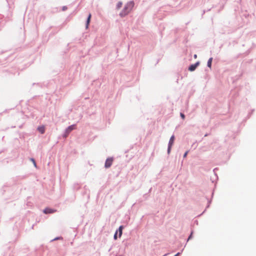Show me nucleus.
I'll return each instance as SVG.
<instances>
[{"mask_svg": "<svg viewBox=\"0 0 256 256\" xmlns=\"http://www.w3.org/2000/svg\"><path fill=\"white\" fill-rule=\"evenodd\" d=\"M90 18H91V14H90L89 15H88V20H87V22H86V28H88V24H89L90 22Z\"/></svg>", "mask_w": 256, "mask_h": 256, "instance_id": "nucleus-7", "label": "nucleus"}, {"mask_svg": "<svg viewBox=\"0 0 256 256\" xmlns=\"http://www.w3.org/2000/svg\"><path fill=\"white\" fill-rule=\"evenodd\" d=\"M200 64V62H196V64H192L188 68V70L190 71H194L196 70V67L199 65Z\"/></svg>", "mask_w": 256, "mask_h": 256, "instance_id": "nucleus-5", "label": "nucleus"}, {"mask_svg": "<svg viewBox=\"0 0 256 256\" xmlns=\"http://www.w3.org/2000/svg\"><path fill=\"white\" fill-rule=\"evenodd\" d=\"M31 160L32 161V162H33L34 166L35 167L36 166V162L34 158H31Z\"/></svg>", "mask_w": 256, "mask_h": 256, "instance_id": "nucleus-12", "label": "nucleus"}, {"mask_svg": "<svg viewBox=\"0 0 256 256\" xmlns=\"http://www.w3.org/2000/svg\"><path fill=\"white\" fill-rule=\"evenodd\" d=\"M122 3L121 2H119L117 5H116V8L117 9H120V8H122Z\"/></svg>", "mask_w": 256, "mask_h": 256, "instance_id": "nucleus-11", "label": "nucleus"}, {"mask_svg": "<svg viewBox=\"0 0 256 256\" xmlns=\"http://www.w3.org/2000/svg\"><path fill=\"white\" fill-rule=\"evenodd\" d=\"M38 130L41 134H44V128L43 126L39 127Z\"/></svg>", "mask_w": 256, "mask_h": 256, "instance_id": "nucleus-10", "label": "nucleus"}, {"mask_svg": "<svg viewBox=\"0 0 256 256\" xmlns=\"http://www.w3.org/2000/svg\"><path fill=\"white\" fill-rule=\"evenodd\" d=\"M194 57L195 58H196V57H197L196 55V54H195V55L194 56Z\"/></svg>", "mask_w": 256, "mask_h": 256, "instance_id": "nucleus-17", "label": "nucleus"}, {"mask_svg": "<svg viewBox=\"0 0 256 256\" xmlns=\"http://www.w3.org/2000/svg\"><path fill=\"white\" fill-rule=\"evenodd\" d=\"M188 151H187V152H186L184 153V158H186V156H187V154H188Z\"/></svg>", "mask_w": 256, "mask_h": 256, "instance_id": "nucleus-15", "label": "nucleus"}, {"mask_svg": "<svg viewBox=\"0 0 256 256\" xmlns=\"http://www.w3.org/2000/svg\"><path fill=\"white\" fill-rule=\"evenodd\" d=\"M123 229V226H121L119 227L118 231H119V237H120L122 234V231Z\"/></svg>", "mask_w": 256, "mask_h": 256, "instance_id": "nucleus-9", "label": "nucleus"}, {"mask_svg": "<svg viewBox=\"0 0 256 256\" xmlns=\"http://www.w3.org/2000/svg\"><path fill=\"white\" fill-rule=\"evenodd\" d=\"M117 234H118V232H116L115 233V234L114 235V238L115 240L117 239Z\"/></svg>", "mask_w": 256, "mask_h": 256, "instance_id": "nucleus-14", "label": "nucleus"}, {"mask_svg": "<svg viewBox=\"0 0 256 256\" xmlns=\"http://www.w3.org/2000/svg\"><path fill=\"white\" fill-rule=\"evenodd\" d=\"M212 58H210L208 60V66L209 67V68H211V66H212Z\"/></svg>", "mask_w": 256, "mask_h": 256, "instance_id": "nucleus-8", "label": "nucleus"}, {"mask_svg": "<svg viewBox=\"0 0 256 256\" xmlns=\"http://www.w3.org/2000/svg\"><path fill=\"white\" fill-rule=\"evenodd\" d=\"M76 125L72 124L69 126L66 130V136L68 135L72 130L76 129Z\"/></svg>", "mask_w": 256, "mask_h": 256, "instance_id": "nucleus-2", "label": "nucleus"}, {"mask_svg": "<svg viewBox=\"0 0 256 256\" xmlns=\"http://www.w3.org/2000/svg\"><path fill=\"white\" fill-rule=\"evenodd\" d=\"M180 254V252H178L177 254H176L174 256H178Z\"/></svg>", "mask_w": 256, "mask_h": 256, "instance_id": "nucleus-16", "label": "nucleus"}, {"mask_svg": "<svg viewBox=\"0 0 256 256\" xmlns=\"http://www.w3.org/2000/svg\"><path fill=\"white\" fill-rule=\"evenodd\" d=\"M134 4L132 2H128L124 6V9L120 14V15L124 16L128 14L130 11L132 10Z\"/></svg>", "mask_w": 256, "mask_h": 256, "instance_id": "nucleus-1", "label": "nucleus"}, {"mask_svg": "<svg viewBox=\"0 0 256 256\" xmlns=\"http://www.w3.org/2000/svg\"><path fill=\"white\" fill-rule=\"evenodd\" d=\"M113 162V158H108L106 160L104 166L106 168H110Z\"/></svg>", "mask_w": 256, "mask_h": 256, "instance_id": "nucleus-3", "label": "nucleus"}, {"mask_svg": "<svg viewBox=\"0 0 256 256\" xmlns=\"http://www.w3.org/2000/svg\"><path fill=\"white\" fill-rule=\"evenodd\" d=\"M55 212H56L55 210H54L50 208H46L44 210V212L46 214L53 213Z\"/></svg>", "mask_w": 256, "mask_h": 256, "instance_id": "nucleus-6", "label": "nucleus"}, {"mask_svg": "<svg viewBox=\"0 0 256 256\" xmlns=\"http://www.w3.org/2000/svg\"><path fill=\"white\" fill-rule=\"evenodd\" d=\"M174 136H172L170 140L169 144H168V152L169 153L171 148V146L173 144L174 142Z\"/></svg>", "mask_w": 256, "mask_h": 256, "instance_id": "nucleus-4", "label": "nucleus"}, {"mask_svg": "<svg viewBox=\"0 0 256 256\" xmlns=\"http://www.w3.org/2000/svg\"><path fill=\"white\" fill-rule=\"evenodd\" d=\"M191 237V235L190 236V237H188V240Z\"/></svg>", "mask_w": 256, "mask_h": 256, "instance_id": "nucleus-18", "label": "nucleus"}, {"mask_svg": "<svg viewBox=\"0 0 256 256\" xmlns=\"http://www.w3.org/2000/svg\"><path fill=\"white\" fill-rule=\"evenodd\" d=\"M180 116L183 120L184 119L185 116L184 114L180 113Z\"/></svg>", "mask_w": 256, "mask_h": 256, "instance_id": "nucleus-13", "label": "nucleus"}]
</instances>
